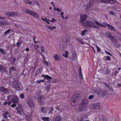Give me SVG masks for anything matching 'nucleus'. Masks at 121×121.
Wrapping results in <instances>:
<instances>
[{
	"label": "nucleus",
	"mask_w": 121,
	"mask_h": 121,
	"mask_svg": "<svg viewBox=\"0 0 121 121\" xmlns=\"http://www.w3.org/2000/svg\"><path fill=\"white\" fill-rule=\"evenodd\" d=\"M31 15L36 18H38L39 17V15L38 13L33 11Z\"/></svg>",
	"instance_id": "obj_17"
},
{
	"label": "nucleus",
	"mask_w": 121,
	"mask_h": 121,
	"mask_svg": "<svg viewBox=\"0 0 121 121\" xmlns=\"http://www.w3.org/2000/svg\"><path fill=\"white\" fill-rule=\"evenodd\" d=\"M40 67L37 70L36 72V73L35 74V76H36L38 75L39 73H41V72H40Z\"/></svg>",
	"instance_id": "obj_36"
},
{
	"label": "nucleus",
	"mask_w": 121,
	"mask_h": 121,
	"mask_svg": "<svg viewBox=\"0 0 121 121\" xmlns=\"http://www.w3.org/2000/svg\"><path fill=\"white\" fill-rule=\"evenodd\" d=\"M82 97L81 92L80 91H76L69 100L71 104L73 106L76 105L78 104V101L80 100Z\"/></svg>",
	"instance_id": "obj_1"
},
{
	"label": "nucleus",
	"mask_w": 121,
	"mask_h": 121,
	"mask_svg": "<svg viewBox=\"0 0 121 121\" xmlns=\"http://www.w3.org/2000/svg\"><path fill=\"white\" fill-rule=\"evenodd\" d=\"M114 47L117 48H119L120 46V45L119 43H117L115 44L114 45Z\"/></svg>",
	"instance_id": "obj_43"
},
{
	"label": "nucleus",
	"mask_w": 121,
	"mask_h": 121,
	"mask_svg": "<svg viewBox=\"0 0 121 121\" xmlns=\"http://www.w3.org/2000/svg\"><path fill=\"white\" fill-rule=\"evenodd\" d=\"M43 62L44 63H45L47 66H49L50 65V64H48L47 61L43 60Z\"/></svg>",
	"instance_id": "obj_35"
},
{
	"label": "nucleus",
	"mask_w": 121,
	"mask_h": 121,
	"mask_svg": "<svg viewBox=\"0 0 121 121\" xmlns=\"http://www.w3.org/2000/svg\"><path fill=\"white\" fill-rule=\"evenodd\" d=\"M42 120L44 121H49V118L48 117H43L42 118Z\"/></svg>",
	"instance_id": "obj_32"
},
{
	"label": "nucleus",
	"mask_w": 121,
	"mask_h": 121,
	"mask_svg": "<svg viewBox=\"0 0 121 121\" xmlns=\"http://www.w3.org/2000/svg\"><path fill=\"white\" fill-rule=\"evenodd\" d=\"M103 24L104 25H106L108 27L109 25V24H108L106 22H104L103 23Z\"/></svg>",
	"instance_id": "obj_61"
},
{
	"label": "nucleus",
	"mask_w": 121,
	"mask_h": 121,
	"mask_svg": "<svg viewBox=\"0 0 121 121\" xmlns=\"http://www.w3.org/2000/svg\"><path fill=\"white\" fill-rule=\"evenodd\" d=\"M21 44H20V43L19 42H17V43L16 44V45H17V47L18 48L19 47V46Z\"/></svg>",
	"instance_id": "obj_56"
},
{
	"label": "nucleus",
	"mask_w": 121,
	"mask_h": 121,
	"mask_svg": "<svg viewBox=\"0 0 121 121\" xmlns=\"http://www.w3.org/2000/svg\"><path fill=\"white\" fill-rule=\"evenodd\" d=\"M8 104V102L6 101L3 103V104L5 106H6Z\"/></svg>",
	"instance_id": "obj_63"
},
{
	"label": "nucleus",
	"mask_w": 121,
	"mask_h": 121,
	"mask_svg": "<svg viewBox=\"0 0 121 121\" xmlns=\"http://www.w3.org/2000/svg\"><path fill=\"white\" fill-rule=\"evenodd\" d=\"M24 1L25 2L26 4H32V2L28 0H24Z\"/></svg>",
	"instance_id": "obj_33"
},
{
	"label": "nucleus",
	"mask_w": 121,
	"mask_h": 121,
	"mask_svg": "<svg viewBox=\"0 0 121 121\" xmlns=\"http://www.w3.org/2000/svg\"><path fill=\"white\" fill-rule=\"evenodd\" d=\"M16 70L15 68L14 67H10L9 69V70L11 71V70H13L15 71Z\"/></svg>",
	"instance_id": "obj_40"
},
{
	"label": "nucleus",
	"mask_w": 121,
	"mask_h": 121,
	"mask_svg": "<svg viewBox=\"0 0 121 121\" xmlns=\"http://www.w3.org/2000/svg\"><path fill=\"white\" fill-rule=\"evenodd\" d=\"M32 116L31 114L29 115L26 116V119L28 121H30L31 119V117Z\"/></svg>",
	"instance_id": "obj_25"
},
{
	"label": "nucleus",
	"mask_w": 121,
	"mask_h": 121,
	"mask_svg": "<svg viewBox=\"0 0 121 121\" xmlns=\"http://www.w3.org/2000/svg\"><path fill=\"white\" fill-rule=\"evenodd\" d=\"M102 121H107L106 117L104 116H103L102 117Z\"/></svg>",
	"instance_id": "obj_42"
},
{
	"label": "nucleus",
	"mask_w": 121,
	"mask_h": 121,
	"mask_svg": "<svg viewBox=\"0 0 121 121\" xmlns=\"http://www.w3.org/2000/svg\"><path fill=\"white\" fill-rule=\"evenodd\" d=\"M62 55L64 57L66 58H67L68 57V55L67 54L66 55L65 54H63Z\"/></svg>",
	"instance_id": "obj_64"
},
{
	"label": "nucleus",
	"mask_w": 121,
	"mask_h": 121,
	"mask_svg": "<svg viewBox=\"0 0 121 121\" xmlns=\"http://www.w3.org/2000/svg\"><path fill=\"white\" fill-rule=\"evenodd\" d=\"M13 86L14 87L16 90L20 91L22 89V86L21 83L17 81H15L13 84Z\"/></svg>",
	"instance_id": "obj_5"
},
{
	"label": "nucleus",
	"mask_w": 121,
	"mask_h": 121,
	"mask_svg": "<svg viewBox=\"0 0 121 121\" xmlns=\"http://www.w3.org/2000/svg\"><path fill=\"white\" fill-rule=\"evenodd\" d=\"M24 56L25 58L24 59V63L25 64H27L28 61L30 56L29 54H27L26 56Z\"/></svg>",
	"instance_id": "obj_14"
},
{
	"label": "nucleus",
	"mask_w": 121,
	"mask_h": 121,
	"mask_svg": "<svg viewBox=\"0 0 121 121\" xmlns=\"http://www.w3.org/2000/svg\"><path fill=\"white\" fill-rule=\"evenodd\" d=\"M3 116L4 117L5 119H7L8 118V117L6 115L4 114H3Z\"/></svg>",
	"instance_id": "obj_60"
},
{
	"label": "nucleus",
	"mask_w": 121,
	"mask_h": 121,
	"mask_svg": "<svg viewBox=\"0 0 121 121\" xmlns=\"http://www.w3.org/2000/svg\"><path fill=\"white\" fill-rule=\"evenodd\" d=\"M48 20L51 22H54L57 21L56 20H55L54 18H52L51 21L49 20Z\"/></svg>",
	"instance_id": "obj_41"
},
{
	"label": "nucleus",
	"mask_w": 121,
	"mask_h": 121,
	"mask_svg": "<svg viewBox=\"0 0 121 121\" xmlns=\"http://www.w3.org/2000/svg\"><path fill=\"white\" fill-rule=\"evenodd\" d=\"M42 76L44 78H45L46 79H52V78L51 77L49 76V75H46L42 74Z\"/></svg>",
	"instance_id": "obj_20"
},
{
	"label": "nucleus",
	"mask_w": 121,
	"mask_h": 121,
	"mask_svg": "<svg viewBox=\"0 0 121 121\" xmlns=\"http://www.w3.org/2000/svg\"><path fill=\"white\" fill-rule=\"evenodd\" d=\"M0 52L2 54L4 55L5 54V53L4 52V50L3 49L0 48Z\"/></svg>",
	"instance_id": "obj_34"
},
{
	"label": "nucleus",
	"mask_w": 121,
	"mask_h": 121,
	"mask_svg": "<svg viewBox=\"0 0 121 121\" xmlns=\"http://www.w3.org/2000/svg\"><path fill=\"white\" fill-rule=\"evenodd\" d=\"M8 14L9 16L13 17L17 16L18 13L17 12H9Z\"/></svg>",
	"instance_id": "obj_15"
},
{
	"label": "nucleus",
	"mask_w": 121,
	"mask_h": 121,
	"mask_svg": "<svg viewBox=\"0 0 121 121\" xmlns=\"http://www.w3.org/2000/svg\"><path fill=\"white\" fill-rule=\"evenodd\" d=\"M48 26V28L49 29L52 30L53 29H55L56 28L55 26Z\"/></svg>",
	"instance_id": "obj_30"
},
{
	"label": "nucleus",
	"mask_w": 121,
	"mask_h": 121,
	"mask_svg": "<svg viewBox=\"0 0 121 121\" xmlns=\"http://www.w3.org/2000/svg\"><path fill=\"white\" fill-rule=\"evenodd\" d=\"M16 104H14L11 105V106L12 107H14L17 106V105Z\"/></svg>",
	"instance_id": "obj_57"
},
{
	"label": "nucleus",
	"mask_w": 121,
	"mask_h": 121,
	"mask_svg": "<svg viewBox=\"0 0 121 121\" xmlns=\"http://www.w3.org/2000/svg\"><path fill=\"white\" fill-rule=\"evenodd\" d=\"M54 108H51L50 110L49 111V113H50L52 114V112L53 111Z\"/></svg>",
	"instance_id": "obj_48"
},
{
	"label": "nucleus",
	"mask_w": 121,
	"mask_h": 121,
	"mask_svg": "<svg viewBox=\"0 0 121 121\" xmlns=\"http://www.w3.org/2000/svg\"><path fill=\"white\" fill-rule=\"evenodd\" d=\"M108 28L111 30L115 31V29L112 25L110 24L108 26Z\"/></svg>",
	"instance_id": "obj_27"
},
{
	"label": "nucleus",
	"mask_w": 121,
	"mask_h": 121,
	"mask_svg": "<svg viewBox=\"0 0 121 121\" xmlns=\"http://www.w3.org/2000/svg\"><path fill=\"white\" fill-rule=\"evenodd\" d=\"M92 27L95 28L97 29H99V28L97 27L96 25L94 23V24L92 25Z\"/></svg>",
	"instance_id": "obj_38"
},
{
	"label": "nucleus",
	"mask_w": 121,
	"mask_h": 121,
	"mask_svg": "<svg viewBox=\"0 0 121 121\" xmlns=\"http://www.w3.org/2000/svg\"><path fill=\"white\" fill-rule=\"evenodd\" d=\"M103 84L105 86L107 87L108 88L110 89L111 90L112 89V88L110 85L109 83H107L105 82H103Z\"/></svg>",
	"instance_id": "obj_18"
},
{
	"label": "nucleus",
	"mask_w": 121,
	"mask_h": 121,
	"mask_svg": "<svg viewBox=\"0 0 121 121\" xmlns=\"http://www.w3.org/2000/svg\"><path fill=\"white\" fill-rule=\"evenodd\" d=\"M94 24V23L89 20L86 21L83 24V25L84 27L88 29H91L92 25Z\"/></svg>",
	"instance_id": "obj_4"
},
{
	"label": "nucleus",
	"mask_w": 121,
	"mask_h": 121,
	"mask_svg": "<svg viewBox=\"0 0 121 121\" xmlns=\"http://www.w3.org/2000/svg\"><path fill=\"white\" fill-rule=\"evenodd\" d=\"M6 24V23L5 20L0 21V25L1 26H4Z\"/></svg>",
	"instance_id": "obj_26"
},
{
	"label": "nucleus",
	"mask_w": 121,
	"mask_h": 121,
	"mask_svg": "<svg viewBox=\"0 0 121 121\" xmlns=\"http://www.w3.org/2000/svg\"><path fill=\"white\" fill-rule=\"evenodd\" d=\"M118 73V71L116 70L114 73V75L115 76H116L117 74Z\"/></svg>",
	"instance_id": "obj_51"
},
{
	"label": "nucleus",
	"mask_w": 121,
	"mask_h": 121,
	"mask_svg": "<svg viewBox=\"0 0 121 121\" xmlns=\"http://www.w3.org/2000/svg\"><path fill=\"white\" fill-rule=\"evenodd\" d=\"M12 31V29H8V30H6L4 33V35H8L11 31Z\"/></svg>",
	"instance_id": "obj_28"
},
{
	"label": "nucleus",
	"mask_w": 121,
	"mask_h": 121,
	"mask_svg": "<svg viewBox=\"0 0 121 121\" xmlns=\"http://www.w3.org/2000/svg\"><path fill=\"white\" fill-rule=\"evenodd\" d=\"M106 59L107 60H110L111 59L110 57L108 56H106Z\"/></svg>",
	"instance_id": "obj_49"
},
{
	"label": "nucleus",
	"mask_w": 121,
	"mask_h": 121,
	"mask_svg": "<svg viewBox=\"0 0 121 121\" xmlns=\"http://www.w3.org/2000/svg\"><path fill=\"white\" fill-rule=\"evenodd\" d=\"M20 97L22 99H24L25 98V95L24 94L22 93L20 95Z\"/></svg>",
	"instance_id": "obj_37"
},
{
	"label": "nucleus",
	"mask_w": 121,
	"mask_h": 121,
	"mask_svg": "<svg viewBox=\"0 0 121 121\" xmlns=\"http://www.w3.org/2000/svg\"><path fill=\"white\" fill-rule=\"evenodd\" d=\"M53 58L56 61H59L61 60V59L59 56L57 54H56L53 56Z\"/></svg>",
	"instance_id": "obj_16"
},
{
	"label": "nucleus",
	"mask_w": 121,
	"mask_h": 121,
	"mask_svg": "<svg viewBox=\"0 0 121 121\" xmlns=\"http://www.w3.org/2000/svg\"><path fill=\"white\" fill-rule=\"evenodd\" d=\"M7 101H8V99L9 100L10 99L12 98V101L14 103L17 104L19 101V97L16 95H10L7 96ZM8 101H9V100Z\"/></svg>",
	"instance_id": "obj_3"
},
{
	"label": "nucleus",
	"mask_w": 121,
	"mask_h": 121,
	"mask_svg": "<svg viewBox=\"0 0 121 121\" xmlns=\"http://www.w3.org/2000/svg\"><path fill=\"white\" fill-rule=\"evenodd\" d=\"M79 77L80 79L81 80H82L83 79V77L82 75H79Z\"/></svg>",
	"instance_id": "obj_58"
},
{
	"label": "nucleus",
	"mask_w": 121,
	"mask_h": 121,
	"mask_svg": "<svg viewBox=\"0 0 121 121\" xmlns=\"http://www.w3.org/2000/svg\"><path fill=\"white\" fill-rule=\"evenodd\" d=\"M50 86L49 85V86H47V88H46V91L47 92L48 91H50Z\"/></svg>",
	"instance_id": "obj_50"
},
{
	"label": "nucleus",
	"mask_w": 121,
	"mask_h": 121,
	"mask_svg": "<svg viewBox=\"0 0 121 121\" xmlns=\"http://www.w3.org/2000/svg\"><path fill=\"white\" fill-rule=\"evenodd\" d=\"M25 101L28 104L30 108H32L34 107V103L30 97H28L27 98H25Z\"/></svg>",
	"instance_id": "obj_6"
},
{
	"label": "nucleus",
	"mask_w": 121,
	"mask_h": 121,
	"mask_svg": "<svg viewBox=\"0 0 121 121\" xmlns=\"http://www.w3.org/2000/svg\"><path fill=\"white\" fill-rule=\"evenodd\" d=\"M79 75H82V70L81 68H80L79 69Z\"/></svg>",
	"instance_id": "obj_52"
},
{
	"label": "nucleus",
	"mask_w": 121,
	"mask_h": 121,
	"mask_svg": "<svg viewBox=\"0 0 121 121\" xmlns=\"http://www.w3.org/2000/svg\"><path fill=\"white\" fill-rule=\"evenodd\" d=\"M100 2L104 3H108L111 4H113L116 3L117 1L115 0H101L100 1Z\"/></svg>",
	"instance_id": "obj_9"
},
{
	"label": "nucleus",
	"mask_w": 121,
	"mask_h": 121,
	"mask_svg": "<svg viewBox=\"0 0 121 121\" xmlns=\"http://www.w3.org/2000/svg\"><path fill=\"white\" fill-rule=\"evenodd\" d=\"M6 69L5 67L3 68L2 65H0V72H6Z\"/></svg>",
	"instance_id": "obj_23"
},
{
	"label": "nucleus",
	"mask_w": 121,
	"mask_h": 121,
	"mask_svg": "<svg viewBox=\"0 0 121 121\" xmlns=\"http://www.w3.org/2000/svg\"><path fill=\"white\" fill-rule=\"evenodd\" d=\"M96 48L97 49V52H99L100 51H101L100 49L99 48V47L97 46H96Z\"/></svg>",
	"instance_id": "obj_47"
},
{
	"label": "nucleus",
	"mask_w": 121,
	"mask_h": 121,
	"mask_svg": "<svg viewBox=\"0 0 121 121\" xmlns=\"http://www.w3.org/2000/svg\"><path fill=\"white\" fill-rule=\"evenodd\" d=\"M44 97L43 95H41L39 99L38 102L40 104L43 105L44 104L43 99Z\"/></svg>",
	"instance_id": "obj_13"
},
{
	"label": "nucleus",
	"mask_w": 121,
	"mask_h": 121,
	"mask_svg": "<svg viewBox=\"0 0 121 121\" xmlns=\"http://www.w3.org/2000/svg\"><path fill=\"white\" fill-rule=\"evenodd\" d=\"M108 91L107 90H102L101 94H102V96L104 97L105 95H106L108 93Z\"/></svg>",
	"instance_id": "obj_19"
},
{
	"label": "nucleus",
	"mask_w": 121,
	"mask_h": 121,
	"mask_svg": "<svg viewBox=\"0 0 121 121\" xmlns=\"http://www.w3.org/2000/svg\"><path fill=\"white\" fill-rule=\"evenodd\" d=\"M25 12L27 14L31 15L33 13V11H32L31 10H29L28 9L25 10H24Z\"/></svg>",
	"instance_id": "obj_22"
},
{
	"label": "nucleus",
	"mask_w": 121,
	"mask_h": 121,
	"mask_svg": "<svg viewBox=\"0 0 121 121\" xmlns=\"http://www.w3.org/2000/svg\"><path fill=\"white\" fill-rule=\"evenodd\" d=\"M78 41H79L80 43L82 41V39H80L79 38H78Z\"/></svg>",
	"instance_id": "obj_62"
},
{
	"label": "nucleus",
	"mask_w": 121,
	"mask_h": 121,
	"mask_svg": "<svg viewBox=\"0 0 121 121\" xmlns=\"http://www.w3.org/2000/svg\"><path fill=\"white\" fill-rule=\"evenodd\" d=\"M110 72H111L108 69L106 70L105 71V73L106 74H109Z\"/></svg>",
	"instance_id": "obj_46"
},
{
	"label": "nucleus",
	"mask_w": 121,
	"mask_h": 121,
	"mask_svg": "<svg viewBox=\"0 0 121 121\" xmlns=\"http://www.w3.org/2000/svg\"><path fill=\"white\" fill-rule=\"evenodd\" d=\"M88 104V100L86 98H84L82 100V102L79 105V109L81 111L85 109L86 107Z\"/></svg>",
	"instance_id": "obj_2"
},
{
	"label": "nucleus",
	"mask_w": 121,
	"mask_h": 121,
	"mask_svg": "<svg viewBox=\"0 0 121 121\" xmlns=\"http://www.w3.org/2000/svg\"><path fill=\"white\" fill-rule=\"evenodd\" d=\"M21 109L18 107H17L16 108V110L17 111V112L20 115H21L22 114V112L20 111Z\"/></svg>",
	"instance_id": "obj_29"
},
{
	"label": "nucleus",
	"mask_w": 121,
	"mask_h": 121,
	"mask_svg": "<svg viewBox=\"0 0 121 121\" xmlns=\"http://www.w3.org/2000/svg\"><path fill=\"white\" fill-rule=\"evenodd\" d=\"M55 121L53 120L52 121H61V117L60 116H57L55 119Z\"/></svg>",
	"instance_id": "obj_24"
},
{
	"label": "nucleus",
	"mask_w": 121,
	"mask_h": 121,
	"mask_svg": "<svg viewBox=\"0 0 121 121\" xmlns=\"http://www.w3.org/2000/svg\"><path fill=\"white\" fill-rule=\"evenodd\" d=\"M39 47V46L37 44H34V48L35 50L38 49Z\"/></svg>",
	"instance_id": "obj_45"
},
{
	"label": "nucleus",
	"mask_w": 121,
	"mask_h": 121,
	"mask_svg": "<svg viewBox=\"0 0 121 121\" xmlns=\"http://www.w3.org/2000/svg\"><path fill=\"white\" fill-rule=\"evenodd\" d=\"M102 91V90L100 89L99 88L97 93L99 94H101V92Z\"/></svg>",
	"instance_id": "obj_53"
},
{
	"label": "nucleus",
	"mask_w": 121,
	"mask_h": 121,
	"mask_svg": "<svg viewBox=\"0 0 121 121\" xmlns=\"http://www.w3.org/2000/svg\"><path fill=\"white\" fill-rule=\"evenodd\" d=\"M87 32V30L86 29H84L83 30H82L81 33V34L82 36H84L85 35L86 33Z\"/></svg>",
	"instance_id": "obj_31"
},
{
	"label": "nucleus",
	"mask_w": 121,
	"mask_h": 121,
	"mask_svg": "<svg viewBox=\"0 0 121 121\" xmlns=\"http://www.w3.org/2000/svg\"><path fill=\"white\" fill-rule=\"evenodd\" d=\"M45 20H44L43 18H41V19L43 21H46V22L48 24H50V22H48V20H47V18H46V17H45Z\"/></svg>",
	"instance_id": "obj_39"
},
{
	"label": "nucleus",
	"mask_w": 121,
	"mask_h": 121,
	"mask_svg": "<svg viewBox=\"0 0 121 121\" xmlns=\"http://www.w3.org/2000/svg\"><path fill=\"white\" fill-rule=\"evenodd\" d=\"M41 112L42 113H44L45 112L44 111V110L45 109V108L44 107H43L41 108Z\"/></svg>",
	"instance_id": "obj_44"
},
{
	"label": "nucleus",
	"mask_w": 121,
	"mask_h": 121,
	"mask_svg": "<svg viewBox=\"0 0 121 121\" xmlns=\"http://www.w3.org/2000/svg\"><path fill=\"white\" fill-rule=\"evenodd\" d=\"M0 91L4 93L7 94L9 93V90L7 88H5L3 86L0 87Z\"/></svg>",
	"instance_id": "obj_10"
},
{
	"label": "nucleus",
	"mask_w": 121,
	"mask_h": 121,
	"mask_svg": "<svg viewBox=\"0 0 121 121\" xmlns=\"http://www.w3.org/2000/svg\"><path fill=\"white\" fill-rule=\"evenodd\" d=\"M94 97V96L93 95H90L89 97V99H92Z\"/></svg>",
	"instance_id": "obj_54"
},
{
	"label": "nucleus",
	"mask_w": 121,
	"mask_h": 121,
	"mask_svg": "<svg viewBox=\"0 0 121 121\" xmlns=\"http://www.w3.org/2000/svg\"><path fill=\"white\" fill-rule=\"evenodd\" d=\"M88 16L86 15H82L80 16V22L82 24L84 22L85 20L87 18Z\"/></svg>",
	"instance_id": "obj_11"
},
{
	"label": "nucleus",
	"mask_w": 121,
	"mask_h": 121,
	"mask_svg": "<svg viewBox=\"0 0 121 121\" xmlns=\"http://www.w3.org/2000/svg\"><path fill=\"white\" fill-rule=\"evenodd\" d=\"M111 34V33L110 32L109 33H106L105 34V36L106 37H108L113 42H115V40L114 38Z\"/></svg>",
	"instance_id": "obj_8"
},
{
	"label": "nucleus",
	"mask_w": 121,
	"mask_h": 121,
	"mask_svg": "<svg viewBox=\"0 0 121 121\" xmlns=\"http://www.w3.org/2000/svg\"><path fill=\"white\" fill-rule=\"evenodd\" d=\"M41 50L42 52H44V48L43 46H42L41 47Z\"/></svg>",
	"instance_id": "obj_55"
},
{
	"label": "nucleus",
	"mask_w": 121,
	"mask_h": 121,
	"mask_svg": "<svg viewBox=\"0 0 121 121\" xmlns=\"http://www.w3.org/2000/svg\"><path fill=\"white\" fill-rule=\"evenodd\" d=\"M3 114H4L5 115H8L9 114V113L8 111H6L4 113H3Z\"/></svg>",
	"instance_id": "obj_59"
},
{
	"label": "nucleus",
	"mask_w": 121,
	"mask_h": 121,
	"mask_svg": "<svg viewBox=\"0 0 121 121\" xmlns=\"http://www.w3.org/2000/svg\"><path fill=\"white\" fill-rule=\"evenodd\" d=\"M93 106L94 108L97 109H99L102 108V106L100 105L99 103H95L94 104Z\"/></svg>",
	"instance_id": "obj_12"
},
{
	"label": "nucleus",
	"mask_w": 121,
	"mask_h": 121,
	"mask_svg": "<svg viewBox=\"0 0 121 121\" xmlns=\"http://www.w3.org/2000/svg\"><path fill=\"white\" fill-rule=\"evenodd\" d=\"M94 1L93 0H90L89 4H88L86 6V10L87 11L91 10V8L93 5V2Z\"/></svg>",
	"instance_id": "obj_7"
},
{
	"label": "nucleus",
	"mask_w": 121,
	"mask_h": 121,
	"mask_svg": "<svg viewBox=\"0 0 121 121\" xmlns=\"http://www.w3.org/2000/svg\"><path fill=\"white\" fill-rule=\"evenodd\" d=\"M94 23H96L97 25H98L100 26L105 28L106 26L103 24H102L99 23V22L97 21L96 20L94 22Z\"/></svg>",
	"instance_id": "obj_21"
}]
</instances>
